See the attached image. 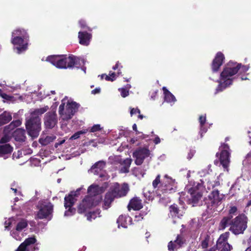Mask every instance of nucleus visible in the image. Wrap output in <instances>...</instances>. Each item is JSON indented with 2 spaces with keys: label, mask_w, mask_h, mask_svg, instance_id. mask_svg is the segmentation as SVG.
Returning <instances> with one entry per match:
<instances>
[{
  "label": "nucleus",
  "mask_w": 251,
  "mask_h": 251,
  "mask_svg": "<svg viewBox=\"0 0 251 251\" xmlns=\"http://www.w3.org/2000/svg\"><path fill=\"white\" fill-rule=\"evenodd\" d=\"M249 68V65H242L240 63L237 64L229 61L221 73L220 79L217 80L219 85L216 89L215 94L223 91L230 86L235 78L233 76L238 72L240 74L244 73L248 71Z\"/></svg>",
  "instance_id": "obj_1"
},
{
  "label": "nucleus",
  "mask_w": 251,
  "mask_h": 251,
  "mask_svg": "<svg viewBox=\"0 0 251 251\" xmlns=\"http://www.w3.org/2000/svg\"><path fill=\"white\" fill-rule=\"evenodd\" d=\"M48 106L37 108L30 113L26 118L25 127L28 134L33 138L38 137L41 129V122L40 116L46 112Z\"/></svg>",
  "instance_id": "obj_2"
},
{
  "label": "nucleus",
  "mask_w": 251,
  "mask_h": 251,
  "mask_svg": "<svg viewBox=\"0 0 251 251\" xmlns=\"http://www.w3.org/2000/svg\"><path fill=\"white\" fill-rule=\"evenodd\" d=\"M46 60L59 69L73 68L74 66L78 68L77 65H83L85 62L84 59H81L73 55L68 57L66 55H50L47 58Z\"/></svg>",
  "instance_id": "obj_3"
},
{
  "label": "nucleus",
  "mask_w": 251,
  "mask_h": 251,
  "mask_svg": "<svg viewBox=\"0 0 251 251\" xmlns=\"http://www.w3.org/2000/svg\"><path fill=\"white\" fill-rule=\"evenodd\" d=\"M29 42V35L27 31L23 28H17L12 33L11 43L16 47L18 54H20L27 49Z\"/></svg>",
  "instance_id": "obj_4"
},
{
  "label": "nucleus",
  "mask_w": 251,
  "mask_h": 251,
  "mask_svg": "<svg viewBox=\"0 0 251 251\" xmlns=\"http://www.w3.org/2000/svg\"><path fill=\"white\" fill-rule=\"evenodd\" d=\"M129 191V186L127 183H124L122 185L118 183H115L112 190L105 194L103 208L107 209L110 207L111 203L114 198L124 197L126 195Z\"/></svg>",
  "instance_id": "obj_5"
},
{
  "label": "nucleus",
  "mask_w": 251,
  "mask_h": 251,
  "mask_svg": "<svg viewBox=\"0 0 251 251\" xmlns=\"http://www.w3.org/2000/svg\"><path fill=\"white\" fill-rule=\"evenodd\" d=\"M65 100H62V103L59 107L58 112L62 120L67 121L72 118L73 116L77 112L80 105L74 101H68L65 108Z\"/></svg>",
  "instance_id": "obj_6"
},
{
  "label": "nucleus",
  "mask_w": 251,
  "mask_h": 251,
  "mask_svg": "<svg viewBox=\"0 0 251 251\" xmlns=\"http://www.w3.org/2000/svg\"><path fill=\"white\" fill-rule=\"evenodd\" d=\"M37 207L38 211L36 219L51 220L53 210V205L51 203L45 201H41L38 202Z\"/></svg>",
  "instance_id": "obj_7"
},
{
  "label": "nucleus",
  "mask_w": 251,
  "mask_h": 251,
  "mask_svg": "<svg viewBox=\"0 0 251 251\" xmlns=\"http://www.w3.org/2000/svg\"><path fill=\"white\" fill-rule=\"evenodd\" d=\"M224 197L223 194H220L218 190H212L208 196V201L206 202L207 208L214 211H220L221 210H219L218 208L221 204Z\"/></svg>",
  "instance_id": "obj_8"
},
{
  "label": "nucleus",
  "mask_w": 251,
  "mask_h": 251,
  "mask_svg": "<svg viewBox=\"0 0 251 251\" xmlns=\"http://www.w3.org/2000/svg\"><path fill=\"white\" fill-rule=\"evenodd\" d=\"M82 188L77 189L75 191L71 192L68 196L64 198V206L66 209L68 208L64 213L65 216H70L73 215L75 212V209L72 208L76 201L75 197L79 195L80 191Z\"/></svg>",
  "instance_id": "obj_9"
},
{
  "label": "nucleus",
  "mask_w": 251,
  "mask_h": 251,
  "mask_svg": "<svg viewBox=\"0 0 251 251\" xmlns=\"http://www.w3.org/2000/svg\"><path fill=\"white\" fill-rule=\"evenodd\" d=\"M247 218L244 214L240 215L234 219L230 230L234 234L243 233L247 227Z\"/></svg>",
  "instance_id": "obj_10"
},
{
  "label": "nucleus",
  "mask_w": 251,
  "mask_h": 251,
  "mask_svg": "<svg viewBox=\"0 0 251 251\" xmlns=\"http://www.w3.org/2000/svg\"><path fill=\"white\" fill-rule=\"evenodd\" d=\"M186 189L190 194V197L188 199L189 203H192L193 206H195L202 197V186L198 183L196 185H195L192 187L187 186Z\"/></svg>",
  "instance_id": "obj_11"
},
{
  "label": "nucleus",
  "mask_w": 251,
  "mask_h": 251,
  "mask_svg": "<svg viewBox=\"0 0 251 251\" xmlns=\"http://www.w3.org/2000/svg\"><path fill=\"white\" fill-rule=\"evenodd\" d=\"M40 245L35 236H33L25 239L15 251H38Z\"/></svg>",
  "instance_id": "obj_12"
},
{
  "label": "nucleus",
  "mask_w": 251,
  "mask_h": 251,
  "mask_svg": "<svg viewBox=\"0 0 251 251\" xmlns=\"http://www.w3.org/2000/svg\"><path fill=\"white\" fill-rule=\"evenodd\" d=\"M220 164L224 170L228 172V166L230 163V150L228 145L223 144L219 147Z\"/></svg>",
  "instance_id": "obj_13"
},
{
  "label": "nucleus",
  "mask_w": 251,
  "mask_h": 251,
  "mask_svg": "<svg viewBox=\"0 0 251 251\" xmlns=\"http://www.w3.org/2000/svg\"><path fill=\"white\" fill-rule=\"evenodd\" d=\"M100 201V198L98 197L95 201L92 197H85L78 206L77 211L79 213L82 214L92 207L97 205Z\"/></svg>",
  "instance_id": "obj_14"
},
{
  "label": "nucleus",
  "mask_w": 251,
  "mask_h": 251,
  "mask_svg": "<svg viewBox=\"0 0 251 251\" xmlns=\"http://www.w3.org/2000/svg\"><path fill=\"white\" fill-rule=\"evenodd\" d=\"M43 121L46 129L54 128L58 123V117L56 112L54 111L47 112L44 115Z\"/></svg>",
  "instance_id": "obj_15"
},
{
  "label": "nucleus",
  "mask_w": 251,
  "mask_h": 251,
  "mask_svg": "<svg viewBox=\"0 0 251 251\" xmlns=\"http://www.w3.org/2000/svg\"><path fill=\"white\" fill-rule=\"evenodd\" d=\"M150 151L147 148H139L133 153V157L135 158V163L137 165H141L144 159L150 155Z\"/></svg>",
  "instance_id": "obj_16"
},
{
  "label": "nucleus",
  "mask_w": 251,
  "mask_h": 251,
  "mask_svg": "<svg viewBox=\"0 0 251 251\" xmlns=\"http://www.w3.org/2000/svg\"><path fill=\"white\" fill-rule=\"evenodd\" d=\"M106 163L103 160L99 161L93 165L88 172L96 175H99L100 177H106V173L103 170L105 167Z\"/></svg>",
  "instance_id": "obj_17"
},
{
  "label": "nucleus",
  "mask_w": 251,
  "mask_h": 251,
  "mask_svg": "<svg viewBox=\"0 0 251 251\" xmlns=\"http://www.w3.org/2000/svg\"><path fill=\"white\" fill-rule=\"evenodd\" d=\"M87 191L89 195L87 197H92L94 199L95 201L99 197L100 198V201H101V197L100 194L103 191L101 187L93 184L88 187Z\"/></svg>",
  "instance_id": "obj_18"
},
{
  "label": "nucleus",
  "mask_w": 251,
  "mask_h": 251,
  "mask_svg": "<svg viewBox=\"0 0 251 251\" xmlns=\"http://www.w3.org/2000/svg\"><path fill=\"white\" fill-rule=\"evenodd\" d=\"M224 59V55L222 52H218L217 53L212 63V70L213 73L217 72L219 70L223 63Z\"/></svg>",
  "instance_id": "obj_19"
},
{
  "label": "nucleus",
  "mask_w": 251,
  "mask_h": 251,
  "mask_svg": "<svg viewBox=\"0 0 251 251\" xmlns=\"http://www.w3.org/2000/svg\"><path fill=\"white\" fill-rule=\"evenodd\" d=\"M162 185H164L166 191H171L173 190L174 187H176V182L175 179H173L167 175H165L164 176Z\"/></svg>",
  "instance_id": "obj_20"
},
{
  "label": "nucleus",
  "mask_w": 251,
  "mask_h": 251,
  "mask_svg": "<svg viewBox=\"0 0 251 251\" xmlns=\"http://www.w3.org/2000/svg\"><path fill=\"white\" fill-rule=\"evenodd\" d=\"M143 207L141 200L137 197L132 198L127 206L129 211L132 208L134 210H138Z\"/></svg>",
  "instance_id": "obj_21"
},
{
  "label": "nucleus",
  "mask_w": 251,
  "mask_h": 251,
  "mask_svg": "<svg viewBox=\"0 0 251 251\" xmlns=\"http://www.w3.org/2000/svg\"><path fill=\"white\" fill-rule=\"evenodd\" d=\"M92 35L85 31H79L78 32V38L79 42L81 45L83 46H88L90 42Z\"/></svg>",
  "instance_id": "obj_22"
},
{
  "label": "nucleus",
  "mask_w": 251,
  "mask_h": 251,
  "mask_svg": "<svg viewBox=\"0 0 251 251\" xmlns=\"http://www.w3.org/2000/svg\"><path fill=\"white\" fill-rule=\"evenodd\" d=\"M132 159L130 158H127L125 159H123L121 157V161L119 164L122 166L120 169V172L122 173H127L129 172V169L130 167Z\"/></svg>",
  "instance_id": "obj_23"
},
{
  "label": "nucleus",
  "mask_w": 251,
  "mask_h": 251,
  "mask_svg": "<svg viewBox=\"0 0 251 251\" xmlns=\"http://www.w3.org/2000/svg\"><path fill=\"white\" fill-rule=\"evenodd\" d=\"M13 136L17 141L23 142L25 141V131L24 129L18 128L13 133Z\"/></svg>",
  "instance_id": "obj_24"
},
{
  "label": "nucleus",
  "mask_w": 251,
  "mask_h": 251,
  "mask_svg": "<svg viewBox=\"0 0 251 251\" xmlns=\"http://www.w3.org/2000/svg\"><path fill=\"white\" fill-rule=\"evenodd\" d=\"M127 223L130 224L131 223V218L129 216L121 215L117 220L118 227L121 226L124 228H126Z\"/></svg>",
  "instance_id": "obj_25"
},
{
  "label": "nucleus",
  "mask_w": 251,
  "mask_h": 251,
  "mask_svg": "<svg viewBox=\"0 0 251 251\" xmlns=\"http://www.w3.org/2000/svg\"><path fill=\"white\" fill-rule=\"evenodd\" d=\"M13 151V148L9 144H5L0 145V157L7 158L5 155L11 154Z\"/></svg>",
  "instance_id": "obj_26"
},
{
  "label": "nucleus",
  "mask_w": 251,
  "mask_h": 251,
  "mask_svg": "<svg viewBox=\"0 0 251 251\" xmlns=\"http://www.w3.org/2000/svg\"><path fill=\"white\" fill-rule=\"evenodd\" d=\"M234 219H232L230 215H227L224 217L221 220L220 224V228L222 229H224L226 227L232 226Z\"/></svg>",
  "instance_id": "obj_27"
},
{
  "label": "nucleus",
  "mask_w": 251,
  "mask_h": 251,
  "mask_svg": "<svg viewBox=\"0 0 251 251\" xmlns=\"http://www.w3.org/2000/svg\"><path fill=\"white\" fill-rule=\"evenodd\" d=\"M229 232H226L224 234H222L217 242L216 246L217 248L220 250L222 247H225L226 244H228L227 242V239L228 238Z\"/></svg>",
  "instance_id": "obj_28"
},
{
  "label": "nucleus",
  "mask_w": 251,
  "mask_h": 251,
  "mask_svg": "<svg viewBox=\"0 0 251 251\" xmlns=\"http://www.w3.org/2000/svg\"><path fill=\"white\" fill-rule=\"evenodd\" d=\"M164 95V100L168 103H174L176 100L175 97L166 88L163 87L162 88Z\"/></svg>",
  "instance_id": "obj_29"
},
{
  "label": "nucleus",
  "mask_w": 251,
  "mask_h": 251,
  "mask_svg": "<svg viewBox=\"0 0 251 251\" xmlns=\"http://www.w3.org/2000/svg\"><path fill=\"white\" fill-rule=\"evenodd\" d=\"M12 120L11 114L8 112L5 111L0 115V130L1 126L10 122Z\"/></svg>",
  "instance_id": "obj_30"
},
{
  "label": "nucleus",
  "mask_w": 251,
  "mask_h": 251,
  "mask_svg": "<svg viewBox=\"0 0 251 251\" xmlns=\"http://www.w3.org/2000/svg\"><path fill=\"white\" fill-rule=\"evenodd\" d=\"M56 139L55 135H50L46 137H42L39 139V143L43 146H46L53 142Z\"/></svg>",
  "instance_id": "obj_31"
},
{
  "label": "nucleus",
  "mask_w": 251,
  "mask_h": 251,
  "mask_svg": "<svg viewBox=\"0 0 251 251\" xmlns=\"http://www.w3.org/2000/svg\"><path fill=\"white\" fill-rule=\"evenodd\" d=\"M22 124V122L20 120L13 121L9 125L5 126L4 131L5 132H9L13 130L15 127L20 126Z\"/></svg>",
  "instance_id": "obj_32"
},
{
  "label": "nucleus",
  "mask_w": 251,
  "mask_h": 251,
  "mask_svg": "<svg viewBox=\"0 0 251 251\" xmlns=\"http://www.w3.org/2000/svg\"><path fill=\"white\" fill-rule=\"evenodd\" d=\"M11 235L16 240L21 241L23 236L24 234L21 231H19L15 229L10 232Z\"/></svg>",
  "instance_id": "obj_33"
},
{
  "label": "nucleus",
  "mask_w": 251,
  "mask_h": 251,
  "mask_svg": "<svg viewBox=\"0 0 251 251\" xmlns=\"http://www.w3.org/2000/svg\"><path fill=\"white\" fill-rule=\"evenodd\" d=\"M132 174L136 177L141 178L144 177V176L145 174V171H143L140 168H134L132 170Z\"/></svg>",
  "instance_id": "obj_34"
},
{
  "label": "nucleus",
  "mask_w": 251,
  "mask_h": 251,
  "mask_svg": "<svg viewBox=\"0 0 251 251\" xmlns=\"http://www.w3.org/2000/svg\"><path fill=\"white\" fill-rule=\"evenodd\" d=\"M170 214L171 215L172 217H179L178 215V209L176 205L174 204L170 206Z\"/></svg>",
  "instance_id": "obj_35"
},
{
  "label": "nucleus",
  "mask_w": 251,
  "mask_h": 251,
  "mask_svg": "<svg viewBox=\"0 0 251 251\" xmlns=\"http://www.w3.org/2000/svg\"><path fill=\"white\" fill-rule=\"evenodd\" d=\"M27 226V223L25 220L22 219L17 225L16 229L17 230L22 231Z\"/></svg>",
  "instance_id": "obj_36"
},
{
  "label": "nucleus",
  "mask_w": 251,
  "mask_h": 251,
  "mask_svg": "<svg viewBox=\"0 0 251 251\" xmlns=\"http://www.w3.org/2000/svg\"><path fill=\"white\" fill-rule=\"evenodd\" d=\"M100 211L99 209L97 210L95 212H89L87 215V219L91 221L92 219H95L97 216L100 217Z\"/></svg>",
  "instance_id": "obj_37"
},
{
  "label": "nucleus",
  "mask_w": 251,
  "mask_h": 251,
  "mask_svg": "<svg viewBox=\"0 0 251 251\" xmlns=\"http://www.w3.org/2000/svg\"><path fill=\"white\" fill-rule=\"evenodd\" d=\"M120 156H111L108 158V162L111 164L118 165L119 164L121 161Z\"/></svg>",
  "instance_id": "obj_38"
},
{
  "label": "nucleus",
  "mask_w": 251,
  "mask_h": 251,
  "mask_svg": "<svg viewBox=\"0 0 251 251\" xmlns=\"http://www.w3.org/2000/svg\"><path fill=\"white\" fill-rule=\"evenodd\" d=\"M210 238V235H209L207 233L203 235V239L202 240L201 243V246L202 249H205L208 247Z\"/></svg>",
  "instance_id": "obj_39"
},
{
  "label": "nucleus",
  "mask_w": 251,
  "mask_h": 251,
  "mask_svg": "<svg viewBox=\"0 0 251 251\" xmlns=\"http://www.w3.org/2000/svg\"><path fill=\"white\" fill-rule=\"evenodd\" d=\"M87 132V129H83L82 130L78 131L74 134L72 136H71L70 138V140H75L79 138L81 135L84 134Z\"/></svg>",
  "instance_id": "obj_40"
},
{
  "label": "nucleus",
  "mask_w": 251,
  "mask_h": 251,
  "mask_svg": "<svg viewBox=\"0 0 251 251\" xmlns=\"http://www.w3.org/2000/svg\"><path fill=\"white\" fill-rule=\"evenodd\" d=\"M174 242L178 249L181 248L184 243L183 238L179 235H177Z\"/></svg>",
  "instance_id": "obj_41"
},
{
  "label": "nucleus",
  "mask_w": 251,
  "mask_h": 251,
  "mask_svg": "<svg viewBox=\"0 0 251 251\" xmlns=\"http://www.w3.org/2000/svg\"><path fill=\"white\" fill-rule=\"evenodd\" d=\"M4 132L5 134L0 139V144H5L8 142L11 139L10 135L8 134V132H5L4 131Z\"/></svg>",
  "instance_id": "obj_42"
},
{
  "label": "nucleus",
  "mask_w": 251,
  "mask_h": 251,
  "mask_svg": "<svg viewBox=\"0 0 251 251\" xmlns=\"http://www.w3.org/2000/svg\"><path fill=\"white\" fill-rule=\"evenodd\" d=\"M251 164V152L247 154L245 159L243 161V164L248 165Z\"/></svg>",
  "instance_id": "obj_43"
},
{
  "label": "nucleus",
  "mask_w": 251,
  "mask_h": 251,
  "mask_svg": "<svg viewBox=\"0 0 251 251\" xmlns=\"http://www.w3.org/2000/svg\"><path fill=\"white\" fill-rule=\"evenodd\" d=\"M119 91L121 93V95L123 98H125L128 96L129 95V91L128 90H127L126 88H121L118 89Z\"/></svg>",
  "instance_id": "obj_44"
},
{
  "label": "nucleus",
  "mask_w": 251,
  "mask_h": 251,
  "mask_svg": "<svg viewBox=\"0 0 251 251\" xmlns=\"http://www.w3.org/2000/svg\"><path fill=\"white\" fill-rule=\"evenodd\" d=\"M168 248L169 251H174L176 250H177L178 248L175 245L174 242L170 241L168 245Z\"/></svg>",
  "instance_id": "obj_45"
},
{
  "label": "nucleus",
  "mask_w": 251,
  "mask_h": 251,
  "mask_svg": "<svg viewBox=\"0 0 251 251\" xmlns=\"http://www.w3.org/2000/svg\"><path fill=\"white\" fill-rule=\"evenodd\" d=\"M160 183V175H158L155 179L152 182V186L154 188L157 187L159 184Z\"/></svg>",
  "instance_id": "obj_46"
},
{
  "label": "nucleus",
  "mask_w": 251,
  "mask_h": 251,
  "mask_svg": "<svg viewBox=\"0 0 251 251\" xmlns=\"http://www.w3.org/2000/svg\"><path fill=\"white\" fill-rule=\"evenodd\" d=\"M0 96L3 99L8 100H11L13 98V97L3 93L1 89H0Z\"/></svg>",
  "instance_id": "obj_47"
},
{
  "label": "nucleus",
  "mask_w": 251,
  "mask_h": 251,
  "mask_svg": "<svg viewBox=\"0 0 251 251\" xmlns=\"http://www.w3.org/2000/svg\"><path fill=\"white\" fill-rule=\"evenodd\" d=\"M170 202V199L168 197H163L159 200V202L164 205H167Z\"/></svg>",
  "instance_id": "obj_48"
},
{
  "label": "nucleus",
  "mask_w": 251,
  "mask_h": 251,
  "mask_svg": "<svg viewBox=\"0 0 251 251\" xmlns=\"http://www.w3.org/2000/svg\"><path fill=\"white\" fill-rule=\"evenodd\" d=\"M237 209L235 206L231 207L229 210V213L228 215H230L231 217L233 218V216L234 215H236L237 214Z\"/></svg>",
  "instance_id": "obj_49"
},
{
  "label": "nucleus",
  "mask_w": 251,
  "mask_h": 251,
  "mask_svg": "<svg viewBox=\"0 0 251 251\" xmlns=\"http://www.w3.org/2000/svg\"><path fill=\"white\" fill-rule=\"evenodd\" d=\"M207 128L205 127L204 125L203 126H200V131L199 133L201 136V138H202L203 134L207 132Z\"/></svg>",
  "instance_id": "obj_50"
},
{
  "label": "nucleus",
  "mask_w": 251,
  "mask_h": 251,
  "mask_svg": "<svg viewBox=\"0 0 251 251\" xmlns=\"http://www.w3.org/2000/svg\"><path fill=\"white\" fill-rule=\"evenodd\" d=\"M199 121L200 124V126H203V125H204L206 122V115L205 114L204 115L200 116L199 117Z\"/></svg>",
  "instance_id": "obj_51"
},
{
  "label": "nucleus",
  "mask_w": 251,
  "mask_h": 251,
  "mask_svg": "<svg viewBox=\"0 0 251 251\" xmlns=\"http://www.w3.org/2000/svg\"><path fill=\"white\" fill-rule=\"evenodd\" d=\"M232 249V246L229 244H226L225 247H222L221 251H230Z\"/></svg>",
  "instance_id": "obj_52"
},
{
  "label": "nucleus",
  "mask_w": 251,
  "mask_h": 251,
  "mask_svg": "<svg viewBox=\"0 0 251 251\" xmlns=\"http://www.w3.org/2000/svg\"><path fill=\"white\" fill-rule=\"evenodd\" d=\"M100 129V125L97 124L93 126L90 129V131L92 132H94L97 131H99Z\"/></svg>",
  "instance_id": "obj_53"
},
{
  "label": "nucleus",
  "mask_w": 251,
  "mask_h": 251,
  "mask_svg": "<svg viewBox=\"0 0 251 251\" xmlns=\"http://www.w3.org/2000/svg\"><path fill=\"white\" fill-rule=\"evenodd\" d=\"M204 187L207 188V189L210 190L214 188L213 182L211 181H208L204 185Z\"/></svg>",
  "instance_id": "obj_54"
},
{
  "label": "nucleus",
  "mask_w": 251,
  "mask_h": 251,
  "mask_svg": "<svg viewBox=\"0 0 251 251\" xmlns=\"http://www.w3.org/2000/svg\"><path fill=\"white\" fill-rule=\"evenodd\" d=\"M140 110L138 108H130V114L131 116H132L134 114L136 113H140Z\"/></svg>",
  "instance_id": "obj_55"
},
{
  "label": "nucleus",
  "mask_w": 251,
  "mask_h": 251,
  "mask_svg": "<svg viewBox=\"0 0 251 251\" xmlns=\"http://www.w3.org/2000/svg\"><path fill=\"white\" fill-rule=\"evenodd\" d=\"M245 211L251 212V200L247 203Z\"/></svg>",
  "instance_id": "obj_56"
},
{
  "label": "nucleus",
  "mask_w": 251,
  "mask_h": 251,
  "mask_svg": "<svg viewBox=\"0 0 251 251\" xmlns=\"http://www.w3.org/2000/svg\"><path fill=\"white\" fill-rule=\"evenodd\" d=\"M100 87H97L92 91L91 93L93 95H95L97 94L100 93Z\"/></svg>",
  "instance_id": "obj_57"
},
{
  "label": "nucleus",
  "mask_w": 251,
  "mask_h": 251,
  "mask_svg": "<svg viewBox=\"0 0 251 251\" xmlns=\"http://www.w3.org/2000/svg\"><path fill=\"white\" fill-rule=\"evenodd\" d=\"M79 24L82 28H84L86 27L85 21L83 20H81L79 21Z\"/></svg>",
  "instance_id": "obj_58"
},
{
  "label": "nucleus",
  "mask_w": 251,
  "mask_h": 251,
  "mask_svg": "<svg viewBox=\"0 0 251 251\" xmlns=\"http://www.w3.org/2000/svg\"><path fill=\"white\" fill-rule=\"evenodd\" d=\"M109 75L110 77H111L112 78H114V80L116 79L117 75L115 73L110 71Z\"/></svg>",
  "instance_id": "obj_59"
},
{
  "label": "nucleus",
  "mask_w": 251,
  "mask_h": 251,
  "mask_svg": "<svg viewBox=\"0 0 251 251\" xmlns=\"http://www.w3.org/2000/svg\"><path fill=\"white\" fill-rule=\"evenodd\" d=\"M153 142L155 144H158L160 143V139L158 136L156 135Z\"/></svg>",
  "instance_id": "obj_60"
},
{
  "label": "nucleus",
  "mask_w": 251,
  "mask_h": 251,
  "mask_svg": "<svg viewBox=\"0 0 251 251\" xmlns=\"http://www.w3.org/2000/svg\"><path fill=\"white\" fill-rule=\"evenodd\" d=\"M104 78L107 81H113L114 80V78H112L109 75H105Z\"/></svg>",
  "instance_id": "obj_61"
},
{
  "label": "nucleus",
  "mask_w": 251,
  "mask_h": 251,
  "mask_svg": "<svg viewBox=\"0 0 251 251\" xmlns=\"http://www.w3.org/2000/svg\"><path fill=\"white\" fill-rule=\"evenodd\" d=\"M65 140H62L61 141H58V142L56 143L55 144V147H57L58 146H60L62 144H63L65 142Z\"/></svg>",
  "instance_id": "obj_62"
},
{
  "label": "nucleus",
  "mask_w": 251,
  "mask_h": 251,
  "mask_svg": "<svg viewBox=\"0 0 251 251\" xmlns=\"http://www.w3.org/2000/svg\"><path fill=\"white\" fill-rule=\"evenodd\" d=\"M194 154V152L193 151H190V152L188 154L187 158L190 160L193 156Z\"/></svg>",
  "instance_id": "obj_63"
},
{
  "label": "nucleus",
  "mask_w": 251,
  "mask_h": 251,
  "mask_svg": "<svg viewBox=\"0 0 251 251\" xmlns=\"http://www.w3.org/2000/svg\"><path fill=\"white\" fill-rule=\"evenodd\" d=\"M213 182L214 188L216 186H219L220 183L219 181H212Z\"/></svg>",
  "instance_id": "obj_64"
}]
</instances>
